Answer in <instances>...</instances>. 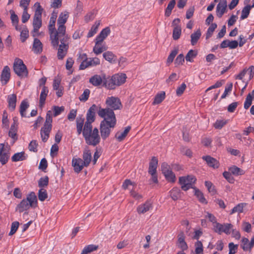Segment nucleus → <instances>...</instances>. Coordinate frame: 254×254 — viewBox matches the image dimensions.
Listing matches in <instances>:
<instances>
[{
    "instance_id": "nucleus-55",
    "label": "nucleus",
    "mask_w": 254,
    "mask_h": 254,
    "mask_svg": "<svg viewBox=\"0 0 254 254\" xmlns=\"http://www.w3.org/2000/svg\"><path fill=\"white\" fill-rule=\"evenodd\" d=\"M90 91L88 89L84 90L82 94L79 97V99L81 101L85 102L86 101L89 96Z\"/></svg>"
},
{
    "instance_id": "nucleus-40",
    "label": "nucleus",
    "mask_w": 254,
    "mask_h": 254,
    "mask_svg": "<svg viewBox=\"0 0 254 254\" xmlns=\"http://www.w3.org/2000/svg\"><path fill=\"white\" fill-rule=\"evenodd\" d=\"M103 56L106 61L111 63H113L115 61L114 59L116 57V56L112 52L110 51L105 52L103 54Z\"/></svg>"
},
{
    "instance_id": "nucleus-37",
    "label": "nucleus",
    "mask_w": 254,
    "mask_h": 254,
    "mask_svg": "<svg viewBox=\"0 0 254 254\" xmlns=\"http://www.w3.org/2000/svg\"><path fill=\"white\" fill-rule=\"evenodd\" d=\"M176 4V0H171L169 3H168L167 8L165 11V16L166 17H169L171 14L172 10L174 8L175 5Z\"/></svg>"
},
{
    "instance_id": "nucleus-48",
    "label": "nucleus",
    "mask_w": 254,
    "mask_h": 254,
    "mask_svg": "<svg viewBox=\"0 0 254 254\" xmlns=\"http://www.w3.org/2000/svg\"><path fill=\"white\" fill-rule=\"evenodd\" d=\"M246 205V203H239L232 209L231 214H233L235 212H242L243 211V208Z\"/></svg>"
},
{
    "instance_id": "nucleus-43",
    "label": "nucleus",
    "mask_w": 254,
    "mask_h": 254,
    "mask_svg": "<svg viewBox=\"0 0 254 254\" xmlns=\"http://www.w3.org/2000/svg\"><path fill=\"white\" fill-rule=\"evenodd\" d=\"M57 15L56 14H54L52 13V15L50 18V20L49 24V33L51 31H53L54 30H55V23L56 21Z\"/></svg>"
},
{
    "instance_id": "nucleus-15",
    "label": "nucleus",
    "mask_w": 254,
    "mask_h": 254,
    "mask_svg": "<svg viewBox=\"0 0 254 254\" xmlns=\"http://www.w3.org/2000/svg\"><path fill=\"white\" fill-rule=\"evenodd\" d=\"M10 68L7 66H5L2 70L0 79L3 85L6 84L9 81L10 77Z\"/></svg>"
},
{
    "instance_id": "nucleus-27",
    "label": "nucleus",
    "mask_w": 254,
    "mask_h": 254,
    "mask_svg": "<svg viewBox=\"0 0 254 254\" xmlns=\"http://www.w3.org/2000/svg\"><path fill=\"white\" fill-rule=\"evenodd\" d=\"M33 50L35 53L40 54L43 50V45L41 41L37 38H35L33 45Z\"/></svg>"
},
{
    "instance_id": "nucleus-19",
    "label": "nucleus",
    "mask_w": 254,
    "mask_h": 254,
    "mask_svg": "<svg viewBox=\"0 0 254 254\" xmlns=\"http://www.w3.org/2000/svg\"><path fill=\"white\" fill-rule=\"evenodd\" d=\"M110 33V29L109 27L103 29L95 39V42L102 43Z\"/></svg>"
},
{
    "instance_id": "nucleus-44",
    "label": "nucleus",
    "mask_w": 254,
    "mask_h": 254,
    "mask_svg": "<svg viewBox=\"0 0 254 254\" xmlns=\"http://www.w3.org/2000/svg\"><path fill=\"white\" fill-rule=\"evenodd\" d=\"M84 119L82 118L78 117L76 119V127L77 131L78 134H80L82 130L83 125L84 124Z\"/></svg>"
},
{
    "instance_id": "nucleus-13",
    "label": "nucleus",
    "mask_w": 254,
    "mask_h": 254,
    "mask_svg": "<svg viewBox=\"0 0 254 254\" xmlns=\"http://www.w3.org/2000/svg\"><path fill=\"white\" fill-rule=\"evenodd\" d=\"M105 76V74H95L90 78L89 82L94 86H99L102 83L104 84Z\"/></svg>"
},
{
    "instance_id": "nucleus-34",
    "label": "nucleus",
    "mask_w": 254,
    "mask_h": 254,
    "mask_svg": "<svg viewBox=\"0 0 254 254\" xmlns=\"http://www.w3.org/2000/svg\"><path fill=\"white\" fill-rule=\"evenodd\" d=\"M165 98V92L161 91L156 94L153 102V105L159 104L161 103Z\"/></svg>"
},
{
    "instance_id": "nucleus-16",
    "label": "nucleus",
    "mask_w": 254,
    "mask_h": 254,
    "mask_svg": "<svg viewBox=\"0 0 254 254\" xmlns=\"http://www.w3.org/2000/svg\"><path fill=\"white\" fill-rule=\"evenodd\" d=\"M227 8L226 0L221 1L216 7V14L218 17L221 18L225 12Z\"/></svg>"
},
{
    "instance_id": "nucleus-47",
    "label": "nucleus",
    "mask_w": 254,
    "mask_h": 254,
    "mask_svg": "<svg viewBox=\"0 0 254 254\" xmlns=\"http://www.w3.org/2000/svg\"><path fill=\"white\" fill-rule=\"evenodd\" d=\"M181 28L180 26L174 27L173 31V38L175 40L179 39L181 35Z\"/></svg>"
},
{
    "instance_id": "nucleus-4",
    "label": "nucleus",
    "mask_w": 254,
    "mask_h": 254,
    "mask_svg": "<svg viewBox=\"0 0 254 254\" xmlns=\"http://www.w3.org/2000/svg\"><path fill=\"white\" fill-rule=\"evenodd\" d=\"M37 206V196L34 192H30L27 195L26 199H23L16 208V210L19 213L25 211V214H28L26 211L31 207L35 208Z\"/></svg>"
},
{
    "instance_id": "nucleus-35",
    "label": "nucleus",
    "mask_w": 254,
    "mask_h": 254,
    "mask_svg": "<svg viewBox=\"0 0 254 254\" xmlns=\"http://www.w3.org/2000/svg\"><path fill=\"white\" fill-rule=\"evenodd\" d=\"M10 12L11 13L10 19L11 20L12 25L15 26L16 30L20 31V28H19L17 25L19 21L17 15L15 14L14 12L12 10L10 11Z\"/></svg>"
},
{
    "instance_id": "nucleus-63",
    "label": "nucleus",
    "mask_w": 254,
    "mask_h": 254,
    "mask_svg": "<svg viewBox=\"0 0 254 254\" xmlns=\"http://www.w3.org/2000/svg\"><path fill=\"white\" fill-rule=\"evenodd\" d=\"M187 86L185 83H182L179 86L176 90V94L177 96H180L182 95L184 91L186 89Z\"/></svg>"
},
{
    "instance_id": "nucleus-1",
    "label": "nucleus",
    "mask_w": 254,
    "mask_h": 254,
    "mask_svg": "<svg viewBox=\"0 0 254 254\" xmlns=\"http://www.w3.org/2000/svg\"><path fill=\"white\" fill-rule=\"evenodd\" d=\"M97 114L100 117L104 119L101 122L100 130L102 138L105 140L109 136L111 128H114L116 125V116L114 112L111 110L102 109L101 107H99Z\"/></svg>"
},
{
    "instance_id": "nucleus-9",
    "label": "nucleus",
    "mask_w": 254,
    "mask_h": 254,
    "mask_svg": "<svg viewBox=\"0 0 254 254\" xmlns=\"http://www.w3.org/2000/svg\"><path fill=\"white\" fill-rule=\"evenodd\" d=\"M196 179L191 175L187 177H180L179 179V184L181 185L183 190L186 191L189 189L192 188L193 185L195 183Z\"/></svg>"
},
{
    "instance_id": "nucleus-10",
    "label": "nucleus",
    "mask_w": 254,
    "mask_h": 254,
    "mask_svg": "<svg viewBox=\"0 0 254 254\" xmlns=\"http://www.w3.org/2000/svg\"><path fill=\"white\" fill-rule=\"evenodd\" d=\"M100 107H101L100 106ZM99 107H98L95 104L92 105L89 110H88L86 115V121L84 124V127H86L87 125L88 126H92V123L95 121V112L98 109L99 111Z\"/></svg>"
},
{
    "instance_id": "nucleus-52",
    "label": "nucleus",
    "mask_w": 254,
    "mask_h": 254,
    "mask_svg": "<svg viewBox=\"0 0 254 254\" xmlns=\"http://www.w3.org/2000/svg\"><path fill=\"white\" fill-rule=\"evenodd\" d=\"M213 227L214 231L216 233L221 234L222 232H223L224 227L225 226L224 224H221L217 222L215 223V224H214Z\"/></svg>"
},
{
    "instance_id": "nucleus-59",
    "label": "nucleus",
    "mask_w": 254,
    "mask_h": 254,
    "mask_svg": "<svg viewBox=\"0 0 254 254\" xmlns=\"http://www.w3.org/2000/svg\"><path fill=\"white\" fill-rule=\"evenodd\" d=\"M205 185L206 187L207 188L209 192L211 193L212 195H214L216 193V190L214 189V187L213 186L212 184L209 181H206L205 182Z\"/></svg>"
},
{
    "instance_id": "nucleus-57",
    "label": "nucleus",
    "mask_w": 254,
    "mask_h": 254,
    "mask_svg": "<svg viewBox=\"0 0 254 254\" xmlns=\"http://www.w3.org/2000/svg\"><path fill=\"white\" fill-rule=\"evenodd\" d=\"M38 143L35 140H32L28 146L29 150L30 151H33L34 152H37Z\"/></svg>"
},
{
    "instance_id": "nucleus-18",
    "label": "nucleus",
    "mask_w": 254,
    "mask_h": 254,
    "mask_svg": "<svg viewBox=\"0 0 254 254\" xmlns=\"http://www.w3.org/2000/svg\"><path fill=\"white\" fill-rule=\"evenodd\" d=\"M152 207L150 201L147 200L144 204L139 205L137 208V211L139 214H144L147 212Z\"/></svg>"
},
{
    "instance_id": "nucleus-36",
    "label": "nucleus",
    "mask_w": 254,
    "mask_h": 254,
    "mask_svg": "<svg viewBox=\"0 0 254 254\" xmlns=\"http://www.w3.org/2000/svg\"><path fill=\"white\" fill-rule=\"evenodd\" d=\"M170 196L174 200L178 199L181 197L180 190L178 188H174L170 191Z\"/></svg>"
},
{
    "instance_id": "nucleus-22",
    "label": "nucleus",
    "mask_w": 254,
    "mask_h": 254,
    "mask_svg": "<svg viewBox=\"0 0 254 254\" xmlns=\"http://www.w3.org/2000/svg\"><path fill=\"white\" fill-rule=\"evenodd\" d=\"M202 159L206 162L209 167L213 168H217L219 167L218 161L210 156H203Z\"/></svg>"
},
{
    "instance_id": "nucleus-21",
    "label": "nucleus",
    "mask_w": 254,
    "mask_h": 254,
    "mask_svg": "<svg viewBox=\"0 0 254 254\" xmlns=\"http://www.w3.org/2000/svg\"><path fill=\"white\" fill-rule=\"evenodd\" d=\"M49 93V90L47 87L43 86L42 91L40 95L39 107L42 108L45 104V100Z\"/></svg>"
},
{
    "instance_id": "nucleus-32",
    "label": "nucleus",
    "mask_w": 254,
    "mask_h": 254,
    "mask_svg": "<svg viewBox=\"0 0 254 254\" xmlns=\"http://www.w3.org/2000/svg\"><path fill=\"white\" fill-rule=\"evenodd\" d=\"M179 247L183 251L187 250L188 245L185 241V236L183 233L179 235L178 238Z\"/></svg>"
},
{
    "instance_id": "nucleus-7",
    "label": "nucleus",
    "mask_w": 254,
    "mask_h": 254,
    "mask_svg": "<svg viewBox=\"0 0 254 254\" xmlns=\"http://www.w3.org/2000/svg\"><path fill=\"white\" fill-rule=\"evenodd\" d=\"M34 6L36 7V9L34 16L33 26L34 32H37L42 25L41 17L43 8L40 5V3L38 2L35 3Z\"/></svg>"
},
{
    "instance_id": "nucleus-25",
    "label": "nucleus",
    "mask_w": 254,
    "mask_h": 254,
    "mask_svg": "<svg viewBox=\"0 0 254 254\" xmlns=\"http://www.w3.org/2000/svg\"><path fill=\"white\" fill-rule=\"evenodd\" d=\"M114 82L116 83V86H120L124 83L126 81L127 76L125 74H116L113 75Z\"/></svg>"
},
{
    "instance_id": "nucleus-60",
    "label": "nucleus",
    "mask_w": 254,
    "mask_h": 254,
    "mask_svg": "<svg viewBox=\"0 0 254 254\" xmlns=\"http://www.w3.org/2000/svg\"><path fill=\"white\" fill-rule=\"evenodd\" d=\"M171 170L170 166L166 162L161 164V171L163 175L168 173Z\"/></svg>"
},
{
    "instance_id": "nucleus-56",
    "label": "nucleus",
    "mask_w": 254,
    "mask_h": 254,
    "mask_svg": "<svg viewBox=\"0 0 254 254\" xmlns=\"http://www.w3.org/2000/svg\"><path fill=\"white\" fill-rule=\"evenodd\" d=\"M19 225V223L17 221H15L12 223L11 226L10 231L9 233V236L13 235L17 231Z\"/></svg>"
},
{
    "instance_id": "nucleus-58",
    "label": "nucleus",
    "mask_w": 254,
    "mask_h": 254,
    "mask_svg": "<svg viewBox=\"0 0 254 254\" xmlns=\"http://www.w3.org/2000/svg\"><path fill=\"white\" fill-rule=\"evenodd\" d=\"M217 28V24L216 23H212L211 25L208 28L207 33H206V38H209L210 37L215 29Z\"/></svg>"
},
{
    "instance_id": "nucleus-24",
    "label": "nucleus",
    "mask_w": 254,
    "mask_h": 254,
    "mask_svg": "<svg viewBox=\"0 0 254 254\" xmlns=\"http://www.w3.org/2000/svg\"><path fill=\"white\" fill-rule=\"evenodd\" d=\"M91 158L92 156L90 151L87 149H85L83 153V164L84 165L85 167L88 166L91 161Z\"/></svg>"
},
{
    "instance_id": "nucleus-62",
    "label": "nucleus",
    "mask_w": 254,
    "mask_h": 254,
    "mask_svg": "<svg viewBox=\"0 0 254 254\" xmlns=\"http://www.w3.org/2000/svg\"><path fill=\"white\" fill-rule=\"evenodd\" d=\"M253 98L252 95L248 94L246 97V101L244 103V108L248 109L252 104Z\"/></svg>"
},
{
    "instance_id": "nucleus-46",
    "label": "nucleus",
    "mask_w": 254,
    "mask_h": 254,
    "mask_svg": "<svg viewBox=\"0 0 254 254\" xmlns=\"http://www.w3.org/2000/svg\"><path fill=\"white\" fill-rule=\"evenodd\" d=\"M195 195L198 199L199 201L204 204H207V201L204 197L203 193L198 189H195Z\"/></svg>"
},
{
    "instance_id": "nucleus-8",
    "label": "nucleus",
    "mask_w": 254,
    "mask_h": 254,
    "mask_svg": "<svg viewBox=\"0 0 254 254\" xmlns=\"http://www.w3.org/2000/svg\"><path fill=\"white\" fill-rule=\"evenodd\" d=\"M105 104L106 107L102 109H108L111 110L113 112L114 110H120L122 108V104L120 99L116 97L111 96L107 98Z\"/></svg>"
},
{
    "instance_id": "nucleus-54",
    "label": "nucleus",
    "mask_w": 254,
    "mask_h": 254,
    "mask_svg": "<svg viewBox=\"0 0 254 254\" xmlns=\"http://www.w3.org/2000/svg\"><path fill=\"white\" fill-rule=\"evenodd\" d=\"M48 197L47 191L43 189H40L38 192V198L40 201L45 200Z\"/></svg>"
},
{
    "instance_id": "nucleus-11",
    "label": "nucleus",
    "mask_w": 254,
    "mask_h": 254,
    "mask_svg": "<svg viewBox=\"0 0 254 254\" xmlns=\"http://www.w3.org/2000/svg\"><path fill=\"white\" fill-rule=\"evenodd\" d=\"M61 44L59 45L58 51V58L60 60H63L65 56L66 55L68 49V41H65L63 42L62 41H59Z\"/></svg>"
},
{
    "instance_id": "nucleus-5",
    "label": "nucleus",
    "mask_w": 254,
    "mask_h": 254,
    "mask_svg": "<svg viewBox=\"0 0 254 254\" xmlns=\"http://www.w3.org/2000/svg\"><path fill=\"white\" fill-rule=\"evenodd\" d=\"M52 117L51 111L47 112L46 122L44 127L41 129V136L43 142H46L49 137V133L52 129Z\"/></svg>"
},
{
    "instance_id": "nucleus-28",
    "label": "nucleus",
    "mask_w": 254,
    "mask_h": 254,
    "mask_svg": "<svg viewBox=\"0 0 254 254\" xmlns=\"http://www.w3.org/2000/svg\"><path fill=\"white\" fill-rule=\"evenodd\" d=\"M108 47L105 45H102V43L95 42V45L93 48V52L98 55L101 54L103 52L107 50Z\"/></svg>"
},
{
    "instance_id": "nucleus-51",
    "label": "nucleus",
    "mask_w": 254,
    "mask_h": 254,
    "mask_svg": "<svg viewBox=\"0 0 254 254\" xmlns=\"http://www.w3.org/2000/svg\"><path fill=\"white\" fill-rule=\"evenodd\" d=\"M48 183L49 178L48 176H45L40 179L38 181V186L40 188L45 187L48 186Z\"/></svg>"
},
{
    "instance_id": "nucleus-50",
    "label": "nucleus",
    "mask_w": 254,
    "mask_h": 254,
    "mask_svg": "<svg viewBox=\"0 0 254 254\" xmlns=\"http://www.w3.org/2000/svg\"><path fill=\"white\" fill-rule=\"evenodd\" d=\"M196 55V51H195L193 50H190L186 56V61L191 62L192 61V59L195 58Z\"/></svg>"
},
{
    "instance_id": "nucleus-42",
    "label": "nucleus",
    "mask_w": 254,
    "mask_h": 254,
    "mask_svg": "<svg viewBox=\"0 0 254 254\" xmlns=\"http://www.w3.org/2000/svg\"><path fill=\"white\" fill-rule=\"evenodd\" d=\"M100 25L99 21H96L94 24L92 26L91 29L87 34V37L90 38L92 37L95 34L97 33L98 27Z\"/></svg>"
},
{
    "instance_id": "nucleus-45",
    "label": "nucleus",
    "mask_w": 254,
    "mask_h": 254,
    "mask_svg": "<svg viewBox=\"0 0 254 254\" xmlns=\"http://www.w3.org/2000/svg\"><path fill=\"white\" fill-rule=\"evenodd\" d=\"M251 6L250 5H248L244 7L242 10V13L241 16V19H245L247 18L250 12Z\"/></svg>"
},
{
    "instance_id": "nucleus-31",
    "label": "nucleus",
    "mask_w": 254,
    "mask_h": 254,
    "mask_svg": "<svg viewBox=\"0 0 254 254\" xmlns=\"http://www.w3.org/2000/svg\"><path fill=\"white\" fill-rule=\"evenodd\" d=\"M201 35V31L200 29L197 30L195 32L192 33L190 35L191 38V44L192 46L195 45L197 42H198V40L200 39Z\"/></svg>"
},
{
    "instance_id": "nucleus-41",
    "label": "nucleus",
    "mask_w": 254,
    "mask_h": 254,
    "mask_svg": "<svg viewBox=\"0 0 254 254\" xmlns=\"http://www.w3.org/2000/svg\"><path fill=\"white\" fill-rule=\"evenodd\" d=\"M98 246L94 245H88L84 247L81 253V254H88L93 251L96 250Z\"/></svg>"
},
{
    "instance_id": "nucleus-2",
    "label": "nucleus",
    "mask_w": 254,
    "mask_h": 254,
    "mask_svg": "<svg viewBox=\"0 0 254 254\" xmlns=\"http://www.w3.org/2000/svg\"><path fill=\"white\" fill-rule=\"evenodd\" d=\"M82 134L86 143L88 145L95 146L100 142L101 137L99 134L98 129L96 127L92 130V126L87 125L86 127H84Z\"/></svg>"
},
{
    "instance_id": "nucleus-17",
    "label": "nucleus",
    "mask_w": 254,
    "mask_h": 254,
    "mask_svg": "<svg viewBox=\"0 0 254 254\" xmlns=\"http://www.w3.org/2000/svg\"><path fill=\"white\" fill-rule=\"evenodd\" d=\"M241 247L244 251H251L254 246V237H253L249 243V240L248 238H244L242 240Z\"/></svg>"
},
{
    "instance_id": "nucleus-12",
    "label": "nucleus",
    "mask_w": 254,
    "mask_h": 254,
    "mask_svg": "<svg viewBox=\"0 0 254 254\" xmlns=\"http://www.w3.org/2000/svg\"><path fill=\"white\" fill-rule=\"evenodd\" d=\"M9 158V151L4 147V144H0V162L2 165L5 164Z\"/></svg>"
},
{
    "instance_id": "nucleus-14",
    "label": "nucleus",
    "mask_w": 254,
    "mask_h": 254,
    "mask_svg": "<svg viewBox=\"0 0 254 254\" xmlns=\"http://www.w3.org/2000/svg\"><path fill=\"white\" fill-rule=\"evenodd\" d=\"M72 166L75 172L79 173L85 166L83 164V160L80 158H73L72 160Z\"/></svg>"
},
{
    "instance_id": "nucleus-38",
    "label": "nucleus",
    "mask_w": 254,
    "mask_h": 254,
    "mask_svg": "<svg viewBox=\"0 0 254 254\" xmlns=\"http://www.w3.org/2000/svg\"><path fill=\"white\" fill-rule=\"evenodd\" d=\"M80 57H81L82 59H85L80 64L79 66L80 69L83 70L90 66L89 59L86 58V55L85 54H80Z\"/></svg>"
},
{
    "instance_id": "nucleus-61",
    "label": "nucleus",
    "mask_w": 254,
    "mask_h": 254,
    "mask_svg": "<svg viewBox=\"0 0 254 254\" xmlns=\"http://www.w3.org/2000/svg\"><path fill=\"white\" fill-rule=\"evenodd\" d=\"M226 124V120H217L214 124V127L216 129H221Z\"/></svg>"
},
{
    "instance_id": "nucleus-64",
    "label": "nucleus",
    "mask_w": 254,
    "mask_h": 254,
    "mask_svg": "<svg viewBox=\"0 0 254 254\" xmlns=\"http://www.w3.org/2000/svg\"><path fill=\"white\" fill-rule=\"evenodd\" d=\"M238 245H235L233 243L229 244V254H235L238 249Z\"/></svg>"
},
{
    "instance_id": "nucleus-6",
    "label": "nucleus",
    "mask_w": 254,
    "mask_h": 254,
    "mask_svg": "<svg viewBox=\"0 0 254 254\" xmlns=\"http://www.w3.org/2000/svg\"><path fill=\"white\" fill-rule=\"evenodd\" d=\"M13 70L14 72L21 78L26 77L28 71L26 65L22 60L16 58L13 64Z\"/></svg>"
},
{
    "instance_id": "nucleus-26",
    "label": "nucleus",
    "mask_w": 254,
    "mask_h": 254,
    "mask_svg": "<svg viewBox=\"0 0 254 254\" xmlns=\"http://www.w3.org/2000/svg\"><path fill=\"white\" fill-rule=\"evenodd\" d=\"M9 108L13 111L15 109L16 103V95L15 94L9 95L7 97Z\"/></svg>"
},
{
    "instance_id": "nucleus-30",
    "label": "nucleus",
    "mask_w": 254,
    "mask_h": 254,
    "mask_svg": "<svg viewBox=\"0 0 254 254\" xmlns=\"http://www.w3.org/2000/svg\"><path fill=\"white\" fill-rule=\"evenodd\" d=\"M130 127L128 126L125 128L124 131L123 132H118L115 135V137L119 141H122L123 140L125 137L127 136V133L129 132L130 130Z\"/></svg>"
},
{
    "instance_id": "nucleus-39",
    "label": "nucleus",
    "mask_w": 254,
    "mask_h": 254,
    "mask_svg": "<svg viewBox=\"0 0 254 254\" xmlns=\"http://www.w3.org/2000/svg\"><path fill=\"white\" fill-rule=\"evenodd\" d=\"M29 107L28 103L25 101L23 100L22 101L20 106V114L22 117H26V110Z\"/></svg>"
},
{
    "instance_id": "nucleus-53",
    "label": "nucleus",
    "mask_w": 254,
    "mask_h": 254,
    "mask_svg": "<svg viewBox=\"0 0 254 254\" xmlns=\"http://www.w3.org/2000/svg\"><path fill=\"white\" fill-rule=\"evenodd\" d=\"M166 179L170 182L174 183L176 181V176L175 174L171 170L168 173L164 175Z\"/></svg>"
},
{
    "instance_id": "nucleus-20",
    "label": "nucleus",
    "mask_w": 254,
    "mask_h": 254,
    "mask_svg": "<svg viewBox=\"0 0 254 254\" xmlns=\"http://www.w3.org/2000/svg\"><path fill=\"white\" fill-rule=\"evenodd\" d=\"M158 161L156 157H152L149 162L148 173L153 175V173L157 172Z\"/></svg>"
},
{
    "instance_id": "nucleus-29",
    "label": "nucleus",
    "mask_w": 254,
    "mask_h": 254,
    "mask_svg": "<svg viewBox=\"0 0 254 254\" xmlns=\"http://www.w3.org/2000/svg\"><path fill=\"white\" fill-rule=\"evenodd\" d=\"M27 157L24 151L15 153L11 157L12 162H17L25 160Z\"/></svg>"
},
{
    "instance_id": "nucleus-49",
    "label": "nucleus",
    "mask_w": 254,
    "mask_h": 254,
    "mask_svg": "<svg viewBox=\"0 0 254 254\" xmlns=\"http://www.w3.org/2000/svg\"><path fill=\"white\" fill-rule=\"evenodd\" d=\"M229 171L231 173L235 175H241L244 173L243 170L235 166L231 167L229 169Z\"/></svg>"
},
{
    "instance_id": "nucleus-23",
    "label": "nucleus",
    "mask_w": 254,
    "mask_h": 254,
    "mask_svg": "<svg viewBox=\"0 0 254 254\" xmlns=\"http://www.w3.org/2000/svg\"><path fill=\"white\" fill-rule=\"evenodd\" d=\"M113 75L111 78H106V75L104 77V81L103 86L110 89H114L116 86V83L114 82Z\"/></svg>"
},
{
    "instance_id": "nucleus-33",
    "label": "nucleus",
    "mask_w": 254,
    "mask_h": 254,
    "mask_svg": "<svg viewBox=\"0 0 254 254\" xmlns=\"http://www.w3.org/2000/svg\"><path fill=\"white\" fill-rule=\"evenodd\" d=\"M68 17V13L64 11L60 13L58 19V24L64 25L66 23Z\"/></svg>"
},
{
    "instance_id": "nucleus-3",
    "label": "nucleus",
    "mask_w": 254,
    "mask_h": 254,
    "mask_svg": "<svg viewBox=\"0 0 254 254\" xmlns=\"http://www.w3.org/2000/svg\"><path fill=\"white\" fill-rule=\"evenodd\" d=\"M58 28L57 31L55 29L49 33L52 45L54 48L56 49L58 47L59 41L64 42L65 41H68L69 38L68 36L65 33V26L60 24H58Z\"/></svg>"
}]
</instances>
